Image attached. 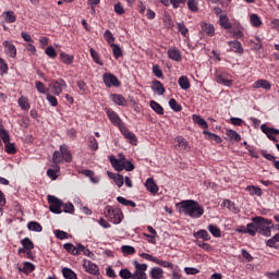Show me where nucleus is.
I'll return each mask as SVG.
<instances>
[{"label": "nucleus", "instance_id": "obj_1", "mask_svg": "<svg viewBox=\"0 0 279 279\" xmlns=\"http://www.w3.org/2000/svg\"><path fill=\"white\" fill-rule=\"evenodd\" d=\"M105 112L109 121L112 123V125H114L120 130L122 136H124V138L130 141L131 145H136L138 141L136 138V134L132 133V131H130V129L125 126V123H123V120L121 119V117H119V113H117L114 110L110 108L105 109Z\"/></svg>", "mask_w": 279, "mask_h": 279}, {"label": "nucleus", "instance_id": "obj_2", "mask_svg": "<svg viewBox=\"0 0 279 279\" xmlns=\"http://www.w3.org/2000/svg\"><path fill=\"white\" fill-rule=\"evenodd\" d=\"M179 213L185 215V217H191L192 219H199L205 213L204 206L194 199L181 201L177 204Z\"/></svg>", "mask_w": 279, "mask_h": 279}, {"label": "nucleus", "instance_id": "obj_3", "mask_svg": "<svg viewBox=\"0 0 279 279\" xmlns=\"http://www.w3.org/2000/svg\"><path fill=\"white\" fill-rule=\"evenodd\" d=\"M251 223L253 226L254 230V236L258 232V234H262V236H271V219H267L262 216H256L251 219Z\"/></svg>", "mask_w": 279, "mask_h": 279}, {"label": "nucleus", "instance_id": "obj_4", "mask_svg": "<svg viewBox=\"0 0 279 279\" xmlns=\"http://www.w3.org/2000/svg\"><path fill=\"white\" fill-rule=\"evenodd\" d=\"M106 217H109L110 221L118 226L123 221V211L121 208H114L112 206H107L105 211Z\"/></svg>", "mask_w": 279, "mask_h": 279}, {"label": "nucleus", "instance_id": "obj_5", "mask_svg": "<svg viewBox=\"0 0 279 279\" xmlns=\"http://www.w3.org/2000/svg\"><path fill=\"white\" fill-rule=\"evenodd\" d=\"M48 204L50 213H53V215H62L64 202L53 195H48Z\"/></svg>", "mask_w": 279, "mask_h": 279}, {"label": "nucleus", "instance_id": "obj_6", "mask_svg": "<svg viewBox=\"0 0 279 279\" xmlns=\"http://www.w3.org/2000/svg\"><path fill=\"white\" fill-rule=\"evenodd\" d=\"M102 82L107 88H119L121 86V81L112 73H105L102 75Z\"/></svg>", "mask_w": 279, "mask_h": 279}, {"label": "nucleus", "instance_id": "obj_7", "mask_svg": "<svg viewBox=\"0 0 279 279\" xmlns=\"http://www.w3.org/2000/svg\"><path fill=\"white\" fill-rule=\"evenodd\" d=\"M135 271L133 272V279H147V264H141L137 260L133 263Z\"/></svg>", "mask_w": 279, "mask_h": 279}, {"label": "nucleus", "instance_id": "obj_8", "mask_svg": "<svg viewBox=\"0 0 279 279\" xmlns=\"http://www.w3.org/2000/svg\"><path fill=\"white\" fill-rule=\"evenodd\" d=\"M50 88H52V93L59 97V95H62V90L66 88V81L64 78H58L56 81H52L50 84Z\"/></svg>", "mask_w": 279, "mask_h": 279}, {"label": "nucleus", "instance_id": "obj_9", "mask_svg": "<svg viewBox=\"0 0 279 279\" xmlns=\"http://www.w3.org/2000/svg\"><path fill=\"white\" fill-rule=\"evenodd\" d=\"M260 130L264 134H266V136H267V138H269V141H272L274 143H278L276 135L277 134L279 135V130L269 128L266 124H262Z\"/></svg>", "mask_w": 279, "mask_h": 279}, {"label": "nucleus", "instance_id": "obj_10", "mask_svg": "<svg viewBox=\"0 0 279 279\" xmlns=\"http://www.w3.org/2000/svg\"><path fill=\"white\" fill-rule=\"evenodd\" d=\"M2 47H4L5 56H9V58H16V46H14L12 41L4 40Z\"/></svg>", "mask_w": 279, "mask_h": 279}, {"label": "nucleus", "instance_id": "obj_11", "mask_svg": "<svg viewBox=\"0 0 279 279\" xmlns=\"http://www.w3.org/2000/svg\"><path fill=\"white\" fill-rule=\"evenodd\" d=\"M228 77V73L226 72H217L216 73V82L217 84H221L222 86H232V80L227 78Z\"/></svg>", "mask_w": 279, "mask_h": 279}, {"label": "nucleus", "instance_id": "obj_12", "mask_svg": "<svg viewBox=\"0 0 279 279\" xmlns=\"http://www.w3.org/2000/svg\"><path fill=\"white\" fill-rule=\"evenodd\" d=\"M83 267L87 271V274H92V276H97L99 274V266L90 260H85Z\"/></svg>", "mask_w": 279, "mask_h": 279}, {"label": "nucleus", "instance_id": "obj_13", "mask_svg": "<svg viewBox=\"0 0 279 279\" xmlns=\"http://www.w3.org/2000/svg\"><path fill=\"white\" fill-rule=\"evenodd\" d=\"M177 148L180 151H191V146L189 145V142L184 140L182 136L175 137Z\"/></svg>", "mask_w": 279, "mask_h": 279}, {"label": "nucleus", "instance_id": "obj_14", "mask_svg": "<svg viewBox=\"0 0 279 279\" xmlns=\"http://www.w3.org/2000/svg\"><path fill=\"white\" fill-rule=\"evenodd\" d=\"M107 175H108V178H110V180H113L114 184L118 185V189H121V186H123L124 179H123L122 174L108 171Z\"/></svg>", "mask_w": 279, "mask_h": 279}, {"label": "nucleus", "instance_id": "obj_15", "mask_svg": "<svg viewBox=\"0 0 279 279\" xmlns=\"http://www.w3.org/2000/svg\"><path fill=\"white\" fill-rule=\"evenodd\" d=\"M168 58H170V60H173L174 62H181L182 52H180V49L178 48H170L168 50Z\"/></svg>", "mask_w": 279, "mask_h": 279}, {"label": "nucleus", "instance_id": "obj_16", "mask_svg": "<svg viewBox=\"0 0 279 279\" xmlns=\"http://www.w3.org/2000/svg\"><path fill=\"white\" fill-rule=\"evenodd\" d=\"M236 232H240V234H250V236H254V225L247 223L245 226H240L236 228Z\"/></svg>", "mask_w": 279, "mask_h": 279}, {"label": "nucleus", "instance_id": "obj_17", "mask_svg": "<svg viewBox=\"0 0 279 279\" xmlns=\"http://www.w3.org/2000/svg\"><path fill=\"white\" fill-rule=\"evenodd\" d=\"M253 88H264V90H271V83H269L267 80L260 78L253 84Z\"/></svg>", "mask_w": 279, "mask_h": 279}, {"label": "nucleus", "instance_id": "obj_18", "mask_svg": "<svg viewBox=\"0 0 279 279\" xmlns=\"http://www.w3.org/2000/svg\"><path fill=\"white\" fill-rule=\"evenodd\" d=\"M59 149L61 151V156L64 161L71 162V160H73V155H71V151L69 150V146L61 145Z\"/></svg>", "mask_w": 279, "mask_h": 279}, {"label": "nucleus", "instance_id": "obj_19", "mask_svg": "<svg viewBox=\"0 0 279 279\" xmlns=\"http://www.w3.org/2000/svg\"><path fill=\"white\" fill-rule=\"evenodd\" d=\"M229 47H231V51H234V53H240L243 54V45H241V41L239 40H233V41H228Z\"/></svg>", "mask_w": 279, "mask_h": 279}, {"label": "nucleus", "instance_id": "obj_20", "mask_svg": "<svg viewBox=\"0 0 279 279\" xmlns=\"http://www.w3.org/2000/svg\"><path fill=\"white\" fill-rule=\"evenodd\" d=\"M149 276L153 279H162L165 278V270H162L160 267H154L150 269Z\"/></svg>", "mask_w": 279, "mask_h": 279}, {"label": "nucleus", "instance_id": "obj_21", "mask_svg": "<svg viewBox=\"0 0 279 279\" xmlns=\"http://www.w3.org/2000/svg\"><path fill=\"white\" fill-rule=\"evenodd\" d=\"M110 99L117 104V106H126L128 100L121 94H111Z\"/></svg>", "mask_w": 279, "mask_h": 279}, {"label": "nucleus", "instance_id": "obj_22", "mask_svg": "<svg viewBox=\"0 0 279 279\" xmlns=\"http://www.w3.org/2000/svg\"><path fill=\"white\" fill-rule=\"evenodd\" d=\"M219 25L222 27V29H232V23H230V20L228 19V15L221 14L219 17Z\"/></svg>", "mask_w": 279, "mask_h": 279}, {"label": "nucleus", "instance_id": "obj_23", "mask_svg": "<svg viewBox=\"0 0 279 279\" xmlns=\"http://www.w3.org/2000/svg\"><path fill=\"white\" fill-rule=\"evenodd\" d=\"M19 271L23 274H32V271H36V265L32 264L31 262H24L23 268L19 267Z\"/></svg>", "mask_w": 279, "mask_h": 279}, {"label": "nucleus", "instance_id": "obj_24", "mask_svg": "<svg viewBox=\"0 0 279 279\" xmlns=\"http://www.w3.org/2000/svg\"><path fill=\"white\" fill-rule=\"evenodd\" d=\"M245 191H247V193L251 196L257 195V197H263V190L258 186L248 185V186H246Z\"/></svg>", "mask_w": 279, "mask_h": 279}, {"label": "nucleus", "instance_id": "obj_25", "mask_svg": "<svg viewBox=\"0 0 279 279\" xmlns=\"http://www.w3.org/2000/svg\"><path fill=\"white\" fill-rule=\"evenodd\" d=\"M151 89L155 90L157 95H163L165 93H167V90L165 89V85H162L160 81H153Z\"/></svg>", "mask_w": 279, "mask_h": 279}, {"label": "nucleus", "instance_id": "obj_26", "mask_svg": "<svg viewBox=\"0 0 279 279\" xmlns=\"http://www.w3.org/2000/svg\"><path fill=\"white\" fill-rule=\"evenodd\" d=\"M109 160L116 171H123L124 161L117 159L114 156H111Z\"/></svg>", "mask_w": 279, "mask_h": 279}, {"label": "nucleus", "instance_id": "obj_27", "mask_svg": "<svg viewBox=\"0 0 279 279\" xmlns=\"http://www.w3.org/2000/svg\"><path fill=\"white\" fill-rule=\"evenodd\" d=\"M47 175L50 178V180H58V175H60V166L54 165L53 169H48Z\"/></svg>", "mask_w": 279, "mask_h": 279}, {"label": "nucleus", "instance_id": "obj_28", "mask_svg": "<svg viewBox=\"0 0 279 279\" xmlns=\"http://www.w3.org/2000/svg\"><path fill=\"white\" fill-rule=\"evenodd\" d=\"M201 27L203 32L207 34V36H210V37L215 36V25L210 23H203Z\"/></svg>", "mask_w": 279, "mask_h": 279}, {"label": "nucleus", "instance_id": "obj_29", "mask_svg": "<svg viewBox=\"0 0 279 279\" xmlns=\"http://www.w3.org/2000/svg\"><path fill=\"white\" fill-rule=\"evenodd\" d=\"M178 83L182 90H189V88H191V81H189V76H180Z\"/></svg>", "mask_w": 279, "mask_h": 279}, {"label": "nucleus", "instance_id": "obj_30", "mask_svg": "<svg viewBox=\"0 0 279 279\" xmlns=\"http://www.w3.org/2000/svg\"><path fill=\"white\" fill-rule=\"evenodd\" d=\"M149 106L151 108V110H154V112H156V114H165V108L161 107L160 104H158V101L156 100H150Z\"/></svg>", "mask_w": 279, "mask_h": 279}, {"label": "nucleus", "instance_id": "obj_31", "mask_svg": "<svg viewBox=\"0 0 279 279\" xmlns=\"http://www.w3.org/2000/svg\"><path fill=\"white\" fill-rule=\"evenodd\" d=\"M17 104L22 110L27 111V110H29V108H32V106L29 105V98H27L25 96H21L17 100Z\"/></svg>", "mask_w": 279, "mask_h": 279}, {"label": "nucleus", "instance_id": "obj_32", "mask_svg": "<svg viewBox=\"0 0 279 279\" xmlns=\"http://www.w3.org/2000/svg\"><path fill=\"white\" fill-rule=\"evenodd\" d=\"M60 60L63 62V64H73V61L75 60V57L73 54H69L66 52L60 53Z\"/></svg>", "mask_w": 279, "mask_h": 279}, {"label": "nucleus", "instance_id": "obj_33", "mask_svg": "<svg viewBox=\"0 0 279 279\" xmlns=\"http://www.w3.org/2000/svg\"><path fill=\"white\" fill-rule=\"evenodd\" d=\"M194 239H203V241H210V234L208 231L201 229L193 234Z\"/></svg>", "mask_w": 279, "mask_h": 279}, {"label": "nucleus", "instance_id": "obj_34", "mask_svg": "<svg viewBox=\"0 0 279 279\" xmlns=\"http://www.w3.org/2000/svg\"><path fill=\"white\" fill-rule=\"evenodd\" d=\"M192 119H193V122L197 123V125L203 128V130H208V122H206V120H204V118H201L197 114H193Z\"/></svg>", "mask_w": 279, "mask_h": 279}, {"label": "nucleus", "instance_id": "obj_35", "mask_svg": "<svg viewBox=\"0 0 279 279\" xmlns=\"http://www.w3.org/2000/svg\"><path fill=\"white\" fill-rule=\"evenodd\" d=\"M222 206H225V208H228V210H230L231 213H239V208L236 207V204H234V202L230 201V199H226L222 203Z\"/></svg>", "mask_w": 279, "mask_h": 279}, {"label": "nucleus", "instance_id": "obj_36", "mask_svg": "<svg viewBox=\"0 0 279 279\" xmlns=\"http://www.w3.org/2000/svg\"><path fill=\"white\" fill-rule=\"evenodd\" d=\"M117 202L122 204V206H131V208H136V203H134V201H130L123 196H118Z\"/></svg>", "mask_w": 279, "mask_h": 279}, {"label": "nucleus", "instance_id": "obj_37", "mask_svg": "<svg viewBox=\"0 0 279 279\" xmlns=\"http://www.w3.org/2000/svg\"><path fill=\"white\" fill-rule=\"evenodd\" d=\"M155 265H159V267H163L165 269H171L172 271L175 269V265H173V263L158 258Z\"/></svg>", "mask_w": 279, "mask_h": 279}, {"label": "nucleus", "instance_id": "obj_38", "mask_svg": "<svg viewBox=\"0 0 279 279\" xmlns=\"http://www.w3.org/2000/svg\"><path fill=\"white\" fill-rule=\"evenodd\" d=\"M62 276L65 279H77V274H75L73 269L66 267L62 269Z\"/></svg>", "mask_w": 279, "mask_h": 279}, {"label": "nucleus", "instance_id": "obj_39", "mask_svg": "<svg viewBox=\"0 0 279 279\" xmlns=\"http://www.w3.org/2000/svg\"><path fill=\"white\" fill-rule=\"evenodd\" d=\"M207 230L213 234L216 239H220L221 236V229L217 227V225H209L207 227Z\"/></svg>", "mask_w": 279, "mask_h": 279}, {"label": "nucleus", "instance_id": "obj_40", "mask_svg": "<svg viewBox=\"0 0 279 279\" xmlns=\"http://www.w3.org/2000/svg\"><path fill=\"white\" fill-rule=\"evenodd\" d=\"M111 49L113 52V58H116V60H119V58L123 57V50H121V47L117 44H111Z\"/></svg>", "mask_w": 279, "mask_h": 279}, {"label": "nucleus", "instance_id": "obj_41", "mask_svg": "<svg viewBox=\"0 0 279 279\" xmlns=\"http://www.w3.org/2000/svg\"><path fill=\"white\" fill-rule=\"evenodd\" d=\"M21 245H23L24 250L27 252H32V250H34V242L29 238L21 240Z\"/></svg>", "mask_w": 279, "mask_h": 279}, {"label": "nucleus", "instance_id": "obj_42", "mask_svg": "<svg viewBox=\"0 0 279 279\" xmlns=\"http://www.w3.org/2000/svg\"><path fill=\"white\" fill-rule=\"evenodd\" d=\"M250 21L253 27H260L263 25V21L260 20V16H258V14L256 13L251 14Z\"/></svg>", "mask_w": 279, "mask_h": 279}, {"label": "nucleus", "instance_id": "obj_43", "mask_svg": "<svg viewBox=\"0 0 279 279\" xmlns=\"http://www.w3.org/2000/svg\"><path fill=\"white\" fill-rule=\"evenodd\" d=\"M203 134L206 136L207 141H214L215 143H221V137L215 133H210L208 131H203Z\"/></svg>", "mask_w": 279, "mask_h": 279}, {"label": "nucleus", "instance_id": "obj_44", "mask_svg": "<svg viewBox=\"0 0 279 279\" xmlns=\"http://www.w3.org/2000/svg\"><path fill=\"white\" fill-rule=\"evenodd\" d=\"M89 53H90L94 62H96V64H99V66H104V61L100 59L99 52H97L95 49L90 48Z\"/></svg>", "mask_w": 279, "mask_h": 279}, {"label": "nucleus", "instance_id": "obj_45", "mask_svg": "<svg viewBox=\"0 0 279 279\" xmlns=\"http://www.w3.org/2000/svg\"><path fill=\"white\" fill-rule=\"evenodd\" d=\"M5 23H16V15L13 11L3 12Z\"/></svg>", "mask_w": 279, "mask_h": 279}, {"label": "nucleus", "instance_id": "obj_46", "mask_svg": "<svg viewBox=\"0 0 279 279\" xmlns=\"http://www.w3.org/2000/svg\"><path fill=\"white\" fill-rule=\"evenodd\" d=\"M226 134L229 136L231 141H234V143H241V136L236 133V131L227 130Z\"/></svg>", "mask_w": 279, "mask_h": 279}, {"label": "nucleus", "instance_id": "obj_47", "mask_svg": "<svg viewBox=\"0 0 279 279\" xmlns=\"http://www.w3.org/2000/svg\"><path fill=\"white\" fill-rule=\"evenodd\" d=\"M187 8L190 12H199V2L197 0H187Z\"/></svg>", "mask_w": 279, "mask_h": 279}, {"label": "nucleus", "instance_id": "obj_48", "mask_svg": "<svg viewBox=\"0 0 279 279\" xmlns=\"http://www.w3.org/2000/svg\"><path fill=\"white\" fill-rule=\"evenodd\" d=\"M88 147L92 151H97L99 149V142H97V138H95V136H90L88 138Z\"/></svg>", "mask_w": 279, "mask_h": 279}, {"label": "nucleus", "instance_id": "obj_49", "mask_svg": "<svg viewBox=\"0 0 279 279\" xmlns=\"http://www.w3.org/2000/svg\"><path fill=\"white\" fill-rule=\"evenodd\" d=\"M27 228L32 232H40L43 230V226L39 222H36V221L28 222Z\"/></svg>", "mask_w": 279, "mask_h": 279}, {"label": "nucleus", "instance_id": "obj_50", "mask_svg": "<svg viewBox=\"0 0 279 279\" xmlns=\"http://www.w3.org/2000/svg\"><path fill=\"white\" fill-rule=\"evenodd\" d=\"M63 250H66L72 256H77V246L73 245V243H65Z\"/></svg>", "mask_w": 279, "mask_h": 279}, {"label": "nucleus", "instance_id": "obj_51", "mask_svg": "<svg viewBox=\"0 0 279 279\" xmlns=\"http://www.w3.org/2000/svg\"><path fill=\"white\" fill-rule=\"evenodd\" d=\"M169 106L174 112H182V105L178 104V100H175L174 98H171L169 100Z\"/></svg>", "mask_w": 279, "mask_h": 279}, {"label": "nucleus", "instance_id": "obj_52", "mask_svg": "<svg viewBox=\"0 0 279 279\" xmlns=\"http://www.w3.org/2000/svg\"><path fill=\"white\" fill-rule=\"evenodd\" d=\"M104 38H105L106 43H108V45H109L110 47H112V45H114L116 38H114V35H112V32H110V31L107 29V31L104 33Z\"/></svg>", "mask_w": 279, "mask_h": 279}, {"label": "nucleus", "instance_id": "obj_53", "mask_svg": "<svg viewBox=\"0 0 279 279\" xmlns=\"http://www.w3.org/2000/svg\"><path fill=\"white\" fill-rule=\"evenodd\" d=\"M177 29L178 32H180L181 35L184 36V38L189 37V28L186 27V25L184 23H177Z\"/></svg>", "mask_w": 279, "mask_h": 279}, {"label": "nucleus", "instance_id": "obj_54", "mask_svg": "<svg viewBox=\"0 0 279 279\" xmlns=\"http://www.w3.org/2000/svg\"><path fill=\"white\" fill-rule=\"evenodd\" d=\"M45 53L48 56V58H51V60H56V58H58V52L53 46H48L45 50Z\"/></svg>", "mask_w": 279, "mask_h": 279}, {"label": "nucleus", "instance_id": "obj_55", "mask_svg": "<svg viewBox=\"0 0 279 279\" xmlns=\"http://www.w3.org/2000/svg\"><path fill=\"white\" fill-rule=\"evenodd\" d=\"M121 252L122 254H126V256H132L133 254H136V248L131 245H123Z\"/></svg>", "mask_w": 279, "mask_h": 279}, {"label": "nucleus", "instance_id": "obj_56", "mask_svg": "<svg viewBox=\"0 0 279 279\" xmlns=\"http://www.w3.org/2000/svg\"><path fill=\"white\" fill-rule=\"evenodd\" d=\"M4 150L7 154L14 156V154H16V146L14 145V143L9 142V143L4 144Z\"/></svg>", "mask_w": 279, "mask_h": 279}, {"label": "nucleus", "instance_id": "obj_57", "mask_svg": "<svg viewBox=\"0 0 279 279\" xmlns=\"http://www.w3.org/2000/svg\"><path fill=\"white\" fill-rule=\"evenodd\" d=\"M146 189L147 191H149L150 193H156L158 191V185H156L154 183V180L151 179H147L146 181Z\"/></svg>", "mask_w": 279, "mask_h": 279}, {"label": "nucleus", "instance_id": "obj_58", "mask_svg": "<svg viewBox=\"0 0 279 279\" xmlns=\"http://www.w3.org/2000/svg\"><path fill=\"white\" fill-rule=\"evenodd\" d=\"M119 276L122 279H133V272L128 268H123L119 271Z\"/></svg>", "mask_w": 279, "mask_h": 279}, {"label": "nucleus", "instance_id": "obj_59", "mask_svg": "<svg viewBox=\"0 0 279 279\" xmlns=\"http://www.w3.org/2000/svg\"><path fill=\"white\" fill-rule=\"evenodd\" d=\"M61 208H63V213H68L69 215L75 213V206L72 203H63Z\"/></svg>", "mask_w": 279, "mask_h": 279}, {"label": "nucleus", "instance_id": "obj_60", "mask_svg": "<svg viewBox=\"0 0 279 279\" xmlns=\"http://www.w3.org/2000/svg\"><path fill=\"white\" fill-rule=\"evenodd\" d=\"M63 157H62V153L60 150H56L52 155V162L54 165H60V162H62Z\"/></svg>", "mask_w": 279, "mask_h": 279}, {"label": "nucleus", "instance_id": "obj_61", "mask_svg": "<svg viewBox=\"0 0 279 279\" xmlns=\"http://www.w3.org/2000/svg\"><path fill=\"white\" fill-rule=\"evenodd\" d=\"M8 63L5 62V60H3V58L0 57V75L8 74Z\"/></svg>", "mask_w": 279, "mask_h": 279}, {"label": "nucleus", "instance_id": "obj_62", "mask_svg": "<svg viewBox=\"0 0 279 279\" xmlns=\"http://www.w3.org/2000/svg\"><path fill=\"white\" fill-rule=\"evenodd\" d=\"M0 138L2 143H4V145L10 143V133L8 132V130L0 131Z\"/></svg>", "mask_w": 279, "mask_h": 279}, {"label": "nucleus", "instance_id": "obj_63", "mask_svg": "<svg viewBox=\"0 0 279 279\" xmlns=\"http://www.w3.org/2000/svg\"><path fill=\"white\" fill-rule=\"evenodd\" d=\"M36 88L38 90V93H40L41 95H46L47 94V87L45 86V83L37 81L36 82Z\"/></svg>", "mask_w": 279, "mask_h": 279}, {"label": "nucleus", "instance_id": "obj_64", "mask_svg": "<svg viewBox=\"0 0 279 279\" xmlns=\"http://www.w3.org/2000/svg\"><path fill=\"white\" fill-rule=\"evenodd\" d=\"M260 154L263 156V158H266V160H269L270 162H274V165L276 163V156L268 154L267 150H260Z\"/></svg>", "mask_w": 279, "mask_h": 279}]
</instances>
